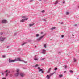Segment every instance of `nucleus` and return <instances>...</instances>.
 <instances>
[{"instance_id": "a211bd4d", "label": "nucleus", "mask_w": 79, "mask_h": 79, "mask_svg": "<svg viewBox=\"0 0 79 79\" xmlns=\"http://www.w3.org/2000/svg\"><path fill=\"white\" fill-rule=\"evenodd\" d=\"M62 76H63L62 74H61V75H59V77H62Z\"/></svg>"}, {"instance_id": "72a5a7b5", "label": "nucleus", "mask_w": 79, "mask_h": 79, "mask_svg": "<svg viewBox=\"0 0 79 79\" xmlns=\"http://www.w3.org/2000/svg\"><path fill=\"white\" fill-rule=\"evenodd\" d=\"M10 73V71H8V72L7 73Z\"/></svg>"}, {"instance_id": "e433bc0d", "label": "nucleus", "mask_w": 79, "mask_h": 79, "mask_svg": "<svg viewBox=\"0 0 79 79\" xmlns=\"http://www.w3.org/2000/svg\"><path fill=\"white\" fill-rule=\"evenodd\" d=\"M24 63H27V62L24 61Z\"/></svg>"}, {"instance_id": "6e6552de", "label": "nucleus", "mask_w": 79, "mask_h": 79, "mask_svg": "<svg viewBox=\"0 0 79 79\" xmlns=\"http://www.w3.org/2000/svg\"><path fill=\"white\" fill-rule=\"evenodd\" d=\"M6 39V38H3L2 39H1L0 40V41H1V42H3L4 41V40Z\"/></svg>"}, {"instance_id": "49530a36", "label": "nucleus", "mask_w": 79, "mask_h": 79, "mask_svg": "<svg viewBox=\"0 0 79 79\" xmlns=\"http://www.w3.org/2000/svg\"><path fill=\"white\" fill-rule=\"evenodd\" d=\"M62 24H63V23H62Z\"/></svg>"}, {"instance_id": "393cba45", "label": "nucleus", "mask_w": 79, "mask_h": 79, "mask_svg": "<svg viewBox=\"0 0 79 79\" xmlns=\"http://www.w3.org/2000/svg\"><path fill=\"white\" fill-rule=\"evenodd\" d=\"M41 12L42 13H44V12H45V10H43V11H41Z\"/></svg>"}, {"instance_id": "a878e982", "label": "nucleus", "mask_w": 79, "mask_h": 79, "mask_svg": "<svg viewBox=\"0 0 79 79\" xmlns=\"http://www.w3.org/2000/svg\"><path fill=\"white\" fill-rule=\"evenodd\" d=\"M57 68H55V70L56 71V70H57Z\"/></svg>"}, {"instance_id": "1a4fd4ad", "label": "nucleus", "mask_w": 79, "mask_h": 79, "mask_svg": "<svg viewBox=\"0 0 79 79\" xmlns=\"http://www.w3.org/2000/svg\"><path fill=\"white\" fill-rule=\"evenodd\" d=\"M45 50L43 49V52H42V53H43V54H45Z\"/></svg>"}, {"instance_id": "f03ea898", "label": "nucleus", "mask_w": 79, "mask_h": 79, "mask_svg": "<svg viewBox=\"0 0 79 79\" xmlns=\"http://www.w3.org/2000/svg\"><path fill=\"white\" fill-rule=\"evenodd\" d=\"M45 35H43V36H41L40 37H39V38H38L37 39V40H38V41H39L40 40H41V39H42V38H43V37Z\"/></svg>"}, {"instance_id": "58836bf2", "label": "nucleus", "mask_w": 79, "mask_h": 79, "mask_svg": "<svg viewBox=\"0 0 79 79\" xmlns=\"http://www.w3.org/2000/svg\"><path fill=\"white\" fill-rule=\"evenodd\" d=\"M1 35H2V34H3V33H1Z\"/></svg>"}, {"instance_id": "c85d7f7f", "label": "nucleus", "mask_w": 79, "mask_h": 79, "mask_svg": "<svg viewBox=\"0 0 79 79\" xmlns=\"http://www.w3.org/2000/svg\"><path fill=\"white\" fill-rule=\"evenodd\" d=\"M64 68H67V66L66 65H65Z\"/></svg>"}, {"instance_id": "bb28decb", "label": "nucleus", "mask_w": 79, "mask_h": 79, "mask_svg": "<svg viewBox=\"0 0 79 79\" xmlns=\"http://www.w3.org/2000/svg\"><path fill=\"white\" fill-rule=\"evenodd\" d=\"M61 37H64V35H62Z\"/></svg>"}, {"instance_id": "4468645a", "label": "nucleus", "mask_w": 79, "mask_h": 79, "mask_svg": "<svg viewBox=\"0 0 79 79\" xmlns=\"http://www.w3.org/2000/svg\"><path fill=\"white\" fill-rule=\"evenodd\" d=\"M34 24H30L29 26H30V27L32 26H33V25H34Z\"/></svg>"}, {"instance_id": "c756f323", "label": "nucleus", "mask_w": 79, "mask_h": 79, "mask_svg": "<svg viewBox=\"0 0 79 79\" xmlns=\"http://www.w3.org/2000/svg\"><path fill=\"white\" fill-rule=\"evenodd\" d=\"M34 60H35V61H36V60H37V59L35 58Z\"/></svg>"}, {"instance_id": "2eb2a0df", "label": "nucleus", "mask_w": 79, "mask_h": 79, "mask_svg": "<svg viewBox=\"0 0 79 79\" xmlns=\"http://www.w3.org/2000/svg\"><path fill=\"white\" fill-rule=\"evenodd\" d=\"M25 44H26V43H24L22 44V46H23V45H25Z\"/></svg>"}, {"instance_id": "7c9ffc66", "label": "nucleus", "mask_w": 79, "mask_h": 79, "mask_svg": "<svg viewBox=\"0 0 79 79\" xmlns=\"http://www.w3.org/2000/svg\"><path fill=\"white\" fill-rule=\"evenodd\" d=\"M77 26V24H75L74 25V26Z\"/></svg>"}, {"instance_id": "f257e3e1", "label": "nucleus", "mask_w": 79, "mask_h": 79, "mask_svg": "<svg viewBox=\"0 0 79 79\" xmlns=\"http://www.w3.org/2000/svg\"><path fill=\"white\" fill-rule=\"evenodd\" d=\"M14 60L15 61H24L23 60H21V59L20 58H17Z\"/></svg>"}, {"instance_id": "f704fd0d", "label": "nucleus", "mask_w": 79, "mask_h": 79, "mask_svg": "<svg viewBox=\"0 0 79 79\" xmlns=\"http://www.w3.org/2000/svg\"><path fill=\"white\" fill-rule=\"evenodd\" d=\"M2 79H6V78H3Z\"/></svg>"}, {"instance_id": "6ab92c4d", "label": "nucleus", "mask_w": 79, "mask_h": 79, "mask_svg": "<svg viewBox=\"0 0 79 79\" xmlns=\"http://www.w3.org/2000/svg\"><path fill=\"white\" fill-rule=\"evenodd\" d=\"M8 73H6V76L7 77L8 76Z\"/></svg>"}, {"instance_id": "aec40b11", "label": "nucleus", "mask_w": 79, "mask_h": 79, "mask_svg": "<svg viewBox=\"0 0 79 79\" xmlns=\"http://www.w3.org/2000/svg\"><path fill=\"white\" fill-rule=\"evenodd\" d=\"M74 62H76V59L74 58Z\"/></svg>"}, {"instance_id": "2f4dec72", "label": "nucleus", "mask_w": 79, "mask_h": 79, "mask_svg": "<svg viewBox=\"0 0 79 79\" xmlns=\"http://www.w3.org/2000/svg\"><path fill=\"white\" fill-rule=\"evenodd\" d=\"M37 66H38V64H36L35 65V67H37Z\"/></svg>"}, {"instance_id": "a18cd8bd", "label": "nucleus", "mask_w": 79, "mask_h": 79, "mask_svg": "<svg viewBox=\"0 0 79 79\" xmlns=\"http://www.w3.org/2000/svg\"><path fill=\"white\" fill-rule=\"evenodd\" d=\"M78 8H79V6H78Z\"/></svg>"}, {"instance_id": "5701e85b", "label": "nucleus", "mask_w": 79, "mask_h": 79, "mask_svg": "<svg viewBox=\"0 0 79 79\" xmlns=\"http://www.w3.org/2000/svg\"><path fill=\"white\" fill-rule=\"evenodd\" d=\"M39 35L38 34H36V37H39Z\"/></svg>"}, {"instance_id": "c03bdc74", "label": "nucleus", "mask_w": 79, "mask_h": 79, "mask_svg": "<svg viewBox=\"0 0 79 79\" xmlns=\"http://www.w3.org/2000/svg\"><path fill=\"white\" fill-rule=\"evenodd\" d=\"M2 75H3V73H2Z\"/></svg>"}, {"instance_id": "f8f14e48", "label": "nucleus", "mask_w": 79, "mask_h": 79, "mask_svg": "<svg viewBox=\"0 0 79 79\" xmlns=\"http://www.w3.org/2000/svg\"><path fill=\"white\" fill-rule=\"evenodd\" d=\"M51 69H52V68H49V71L48 72V73H49V71H51Z\"/></svg>"}, {"instance_id": "20e7f679", "label": "nucleus", "mask_w": 79, "mask_h": 79, "mask_svg": "<svg viewBox=\"0 0 79 79\" xmlns=\"http://www.w3.org/2000/svg\"><path fill=\"white\" fill-rule=\"evenodd\" d=\"M38 69H39V72L41 71V73H44V71L42 70V69H40V67H38Z\"/></svg>"}, {"instance_id": "f3484780", "label": "nucleus", "mask_w": 79, "mask_h": 79, "mask_svg": "<svg viewBox=\"0 0 79 79\" xmlns=\"http://www.w3.org/2000/svg\"><path fill=\"white\" fill-rule=\"evenodd\" d=\"M22 18H24V19H26V16H23V17H22Z\"/></svg>"}, {"instance_id": "dca6fc26", "label": "nucleus", "mask_w": 79, "mask_h": 79, "mask_svg": "<svg viewBox=\"0 0 79 79\" xmlns=\"http://www.w3.org/2000/svg\"><path fill=\"white\" fill-rule=\"evenodd\" d=\"M55 29V27H52L51 28V30H53V29Z\"/></svg>"}, {"instance_id": "cd10ccee", "label": "nucleus", "mask_w": 79, "mask_h": 79, "mask_svg": "<svg viewBox=\"0 0 79 79\" xmlns=\"http://www.w3.org/2000/svg\"><path fill=\"white\" fill-rule=\"evenodd\" d=\"M66 15H68L69 14V13L68 12H67L66 13Z\"/></svg>"}, {"instance_id": "423d86ee", "label": "nucleus", "mask_w": 79, "mask_h": 79, "mask_svg": "<svg viewBox=\"0 0 79 79\" xmlns=\"http://www.w3.org/2000/svg\"><path fill=\"white\" fill-rule=\"evenodd\" d=\"M15 60H12L11 59H9V63H11L12 62H15Z\"/></svg>"}, {"instance_id": "ea45409f", "label": "nucleus", "mask_w": 79, "mask_h": 79, "mask_svg": "<svg viewBox=\"0 0 79 79\" xmlns=\"http://www.w3.org/2000/svg\"><path fill=\"white\" fill-rule=\"evenodd\" d=\"M44 59H45L43 58V59H42V60H44Z\"/></svg>"}, {"instance_id": "39448f33", "label": "nucleus", "mask_w": 79, "mask_h": 79, "mask_svg": "<svg viewBox=\"0 0 79 79\" xmlns=\"http://www.w3.org/2000/svg\"><path fill=\"white\" fill-rule=\"evenodd\" d=\"M19 72V70L18 69L17 70V73L15 74V76H18L19 74V73L18 72Z\"/></svg>"}, {"instance_id": "7ed1b4c3", "label": "nucleus", "mask_w": 79, "mask_h": 79, "mask_svg": "<svg viewBox=\"0 0 79 79\" xmlns=\"http://www.w3.org/2000/svg\"><path fill=\"white\" fill-rule=\"evenodd\" d=\"M28 19V18L24 19H22L20 21V22H24L25 20L27 21Z\"/></svg>"}, {"instance_id": "c9c22d12", "label": "nucleus", "mask_w": 79, "mask_h": 79, "mask_svg": "<svg viewBox=\"0 0 79 79\" xmlns=\"http://www.w3.org/2000/svg\"><path fill=\"white\" fill-rule=\"evenodd\" d=\"M65 3V1H64L63 3Z\"/></svg>"}, {"instance_id": "473e14b6", "label": "nucleus", "mask_w": 79, "mask_h": 79, "mask_svg": "<svg viewBox=\"0 0 79 79\" xmlns=\"http://www.w3.org/2000/svg\"><path fill=\"white\" fill-rule=\"evenodd\" d=\"M7 72H8V70H6L5 72V73H6Z\"/></svg>"}, {"instance_id": "4c0bfd02", "label": "nucleus", "mask_w": 79, "mask_h": 79, "mask_svg": "<svg viewBox=\"0 0 79 79\" xmlns=\"http://www.w3.org/2000/svg\"><path fill=\"white\" fill-rule=\"evenodd\" d=\"M43 34V32H41V34Z\"/></svg>"}, {"instance_id": "0eeeda50", "label": "nucleus", "mask_w": 79, "mask_h": 79, "mask_svg": "<svg viewBox=\"0 0 79 79\" xmlns=\"http://www.w3.org/2000/svg\"><path fill=\"white\" fill-rule=\"evenodd\" d=\"M2 23H3L5 24L6 23V22H7V21L5 20H4L2 21Z\"/></svg>"}, {"instance_id": "412c9836", "label": "nucleus", "mask_w": 79, "mask_h": 79, "mask_svg": "<svg viewBox=\"0 0 79 79\" xmlns=\"http://www.w3.org/2000/svg\"><path fill=\"white\" fill-rule=\"evenodd\" d=\"M2 57L3 58H5V57H6V56L5 55H3L2 56Z\"/></svg>"}, {"instance_id": "ddd939ff", "label": "nucleus", "mask_w": 79, "mask_h": 79, "mask_svg": "<svg viewBox=\"0 0 79 79\" xmlns=\"http://www.w3.org/2000/svg\"><path fill=\"white\" fill-rule=\"evenodd\" d=\"M58 1H56L55 2V5H56V4H57V3H58Z\"/></svg>"}, {"instance_id": "9b49d317", "label": "nucleus", "mask_w": 79, "mask_h": 79, "mask_svg": "<svg viewBox=\"0 0 79 79\" xmlns=\"http://www.w3.org/2000/svg\"><path fill=\"white\" fill-rule=\"evenodd\" d=\"M46 77H47V78H48V79H50V76L47 75Z\"/></svg>"}, {"instance_id": "b1692460", "label": "nucleus", "mask_w": 79, "mask_h": 79, "mask_svg": "<svg viewBox=\"0 0 79 79\" xmlns=\"http://www.w3.org/2000/svg\"><path fill=\"white\" fill-rule=\"evenodd\" d=\"M44 46L45 48H47V46H46V45L45 44L44 45Z\"/></svg>"}, {"instance_id": "a19ab883", "label": "nucleus", "mask_w": 79, "mask_h": 79, "mask_svg": "<svg viewBox=\"0 0 79 79\" xmlns=\"http://www.w3.org/2000/svg\"><path fill=\"white\" fill-rule=\"evenodd\" d=\"M10 76H12V75L11 74Z\"/></svg>"}, {"instance_id": "9d476101", "label": "nucleus", "mask_w": 79, "mask_h": 79, "mask_svg": "<svg viewBox=\"0 0 79 79\" xmlns=\"http://www.w3.org/2000/svg\"><path fill=\"white\" fill-rule=\"evenodd\" d=\"M20 76H21V77H23V76H24V75L23 73H20Z\"/></svg>"}, {"instance_id": "4be33fe9", "label": "nucleus", "mask_w": 79, "mask_h": 79, "mask_svg": "<svg viewBox=\"0 0 79 79\" xmlns=\"http://www.w3.org/2000/svg\"><path fill=\"white\" fill-rule=\"evenodd\" d=\"M70 73H73V71L71 70H70Z\"/></svg>"}, {"instance_id": "37998d69", "label": "nucleus", "mask_w": 79, "mask_h": 79, "mask_svg": "<svg viewBox=\"0 0 79 79\" xmlns=\"http://www.w3.org/2000/svg\"><path fill=\"white\" fill-rule=\"evenodd\" d=\"M40 1H41L42 0H39Z\"/></svg>"}, {"instance_id": "79ce46f5", "label": "nucleus", "mask_w": 79, "mask_h": 79, "mask_svg": "<svg viewBox=\"0 0 79 79\" xmlns=\"http://www.w3.org/2000/svg\"><path fill=\"white\" fill-rule=\"evenodd\" d=\"M31 1H33V0H30L31 2Z\"/></svg>"}]
</instances>
